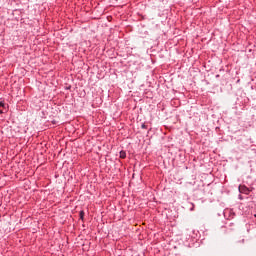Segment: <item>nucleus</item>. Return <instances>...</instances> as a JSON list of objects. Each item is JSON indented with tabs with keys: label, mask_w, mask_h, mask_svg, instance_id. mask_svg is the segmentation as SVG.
Returning <instances> with one entry per match:
<instances>
[{
	"label": "nucleus",
	"mask_w": 256,
	"mask_h": 256,
	"mask_svg": "<svg viewBox=\"0 0 256 256\" xmlns=\"http://www.w3.org/2000/svg\"><path fill=\"white\" fill-rule=\"evenodd\" d=\"M0 107H5V103L4 102H0Z\"/></svg>",
	"instance_id": "obj_4"
},
{
	"label": "nucleus",
	"mask_w": 256,
	"mask_h": 256,
	"mask_svg": "<svg viewBox=\"0 0 256 256\" xmlns=\"http://www.w3.org/2000/svg\"><path fill=\"white\" fill-rule=\"evenodd\" d=\"M0 115H3V110H0Z\"/></svg>",
	"instance_id": "obj_5"
},
{
	"label": "nucleus",
	"mask_w": 256,
	"mask_h": 256,
	"mask_svg": "<svg viewBox=\"0 0 256 256\" xmlns=\"http://www.w3.org/2000/svg\"><path fill=\"white\" fill-rule=\"evenodd\" d=\"M141 128H142V129H147V125L142 124V125H141Z\"/></svg>",
	"instance_id": "obj_3"
},
{
	"label": "nucleus",
	"mask_w": 256,
	"mask_h": 256,
	"mask_svg": "<svg viewBox=\"0 0 256 256\" xmlns=\"http://www.w3.org/2000/svg\"><path fill=\"white\" fill-rule=\"evenodd\" d=\"M84 215H85V212L80 211V219H83Z\"/></svg>",
	"instance_id": "obj_2"
},
{
	"label": "nucleus",
	"mask_w": 256,
	"mask_h": 256,
	"mask_svg": "<svg viewBox=\"0 0 256 256\" xmlns=\"http://www.w3.org/2000/svg\"><path fill=\"white\" fill-rule=\"evenodd\" d=\"M120 157L122 158V159H125V157H126V155H125V152H120Z\"/></svg>",
	"instance_id": "obj_1"
}]
</instances>
